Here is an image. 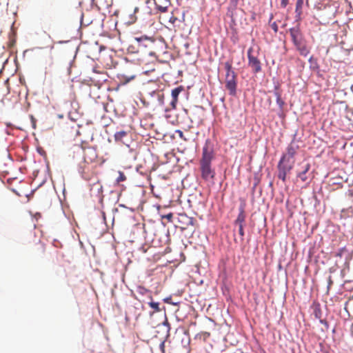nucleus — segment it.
<instances>
[{"label":"nucleus","mask_w":353,"mask_h":353,"mask_svg":"<svg viewBox=\"0 0 353 353\" xmlns=\"http://www.w3.org/2000/svg\"><path fill=\"white\" fill-rule=\"evenodd\" d=\"M333 282H332V277L331 276H330L327 279V290H329L331 285H332Z\"/></svg>","instance_id":"35"},{"label":"nucleus","mask_w":353,"mask_h":353,"mask_svg":"<svg viewBox=\"0 0 353 353\" xmlns=\"http://www.w3.org/2000/svg\"><path fill=\"white\" fill-rule=\"evenodd\" d=\"M308 62L310 63V68L312 70H316L319 69V65L314 57L312 56L309 58Z\"/></svg>","instance_id":"21"},{"label":"nucleus","mask_w":353,"mask_h":353,"mask_svg":"<svg viewBox=\"0 0 353 353\" xmlns=\"http://www.w3.org/2000/svg\"><path fill=\"white\" fill-rule=\"evenodd\" d=\"M161 23L170 30H175V21L176 16L174 14V10L170 13L165 12L160 16Z\"/></svg>","instance_id":"8"},{"label":"nucleus","mask_w":353,"mask_h":353,"mask_svg":"<svg viewBox=\"0 0 353 353\" xmlns=\"http://www.w3.org/2000/svg\"><path fill=\"white\" fill-rule=\"evenodd\" d=\"M188 161H182L181 163L186 165V164H188Z\"/></svg>","instance_id":"49"},{"label":"nucleus","mask_w":353,"mask_h":353,"mask_svg":"<svg viewBox=\"0 0 353 353\" xmlns=\"http://www.w3.org/2000/svg\"><path fill=\"white\" fill-rule=\"evenodd\" d=\"M252 48H250L247 52L248 65L254 74H257L261 71V63L260 60L252 54Z\"/></svg>","instance_id":"9"},{"label":"nucleus","mask_w":353,"mask_h":353,"mask_svg":"<svg viewBox=\"0 0 353 353\" xmlns=\"http://www.w3.org/2000/svg\"><path fill=\"white\" fill-rule=\"evenodd\" d=\"M172 100L170 103V105L172 106V108L174 110L176 107V88H174L172 90Z\"/></svg>","instance_id":"22"},{"label":"nucleus","mask_w":353,"mask_h":353,"mask_svg":"<svg viewBox=\"0 0 353 353\" xmlns=\"http://www.w3.org/2000/svg\"><path fill=\"white\" fill-rule=\"evenodd\" d=\"M278 270H283V267H282V265L281 263H279V265H278Z\"/></svg>","instance_id":"41"},{"label":"nucleus","mask_w":353,"mask_h":353,"mask_svg":"<svg viewBox=\"0 0 353 353\" xmlns=\"http://www.w3.org/2000/svg\"><path fill=\"white\" fill-rule=\"evenodd\" d=\"M179 257H180V259H178V264L181 262L185 261V256L183 252L180 253Z\"/></svg>","instance_id":"32"},{"label":"nucleus","mask_w":353,"mask_h":353,"mask_svg":"<svg viewBox=\"0 0 353 353\" xmlns=\"http://www.w3.org/2000/svg\"><path fill=\"white\" fill-rule=\"evenodd\" d=\"M149 305L152 309L154 310V311L159 312L160 310L159 307V303L150 302Z\"/></svg>","instance_id":"25"},{"label":"nucleus","mask_w":353,"mask_h":353,"mask_svg":"<svg viewBox=\"0 0 353 353\" xmlns=\"http://www.w3.org/2000/svg\"><path fill=\"white\" fill-rule=\"evenodd\" d=\"M345 251V247L341 248L337 250V252L335 254V256H338V257H342Z\"/></svg>","instance_id":"26"},{"label":"nucleus","mask_w":353,"mask_h":353,"mask_svg":"<svg viewBox=\"0 0 353 353\" xmlns=\"http://www.w3.org/2000/svg\"><path fill=\"white\" fill-rule=\"evenodd\" d=\"M137 10H138V8H135L134 11L136 12Z\"/></svg>","instance_id":"57"},{"label":"nucleus","mask_w":353,"mask_h":353,"mask_svg":"<svg viewBox=\"0 0 353 353\" xmlns=\"http://www.w3.org/2000/svg\"><path fill=\"white\" fill-rule=\"evenodd\" d=\"M239 0H230V3L228 6V14H230L232 18V21L234 23V20L233 19L234 12L236 10L237 8Z\"/></svg>","instance_id":"16"},{"label":"nucleus","mask_w":353,"mask_h":353,"mask_svg":"<svg viewBox=\"0 0 353 353\" xmlns=\"http://www.w3.org/2000/svg\"><path fill=\"white\" fill-rule=\"evenodd\" d=\"M182 72L181 70H178L177 72V74H178V77L181 74Z\"/></svg>","instance_id":"46"},{"label":"nucleus","mask_w":353,"mask_h":353,"mask_svg":"<svg viewBox=\"0 0 353 353\" xmlns=\"http://www.w3.org/2000/svg\"><path fill=\"white\" fill-rule=\"evenodd\" d=\"M170 116L169 114L166 115V117L168 119Z\"/></svg>","instance_id":"55"},{"label":"nucleus","mask_w":353,"mask_h":353,"mask_svg":"<svg viewBox=\"0 0 353 353\" xmlns=\"http://www.w3.org/2000/svg\"><path fill=\"white\" fill-rule=\"evenodd\" d=\"M274 91H273V94H274V92H279V90L280 88V85L279 84L277 83H274Z\"/></svg>","instance_id":"34"},{"label":"nucleus","mask_w":353,"mask_h":353,"mask_svg":"<svg viewBox=\"0 0 353 353\" xmlns=\"http://www.w3.org/2000/svg\"><path fill=\"white\" fill-rule=\"evenodd\" d=\"M287 155L282 154L280 160L277 165L278 169V174L277 176L279 179H281L283 183H285L287 180V174L290 172L293 166L290 163H286Z\"/></svg>","instance_id":"4"},{"label":"nucleus","mask_w":353,"mask_h":353,"mask_svg":"<svg viewBox=\"0 0 353 353\" xmlns=\"http://www.w3.org/2000/svg\"><path fill=\"white\" fill-rule=\"evenodd\" d=\"M288 31L292 39V42L295 48L306 43V39L300 28L299 24H296L295 26L290 28Z\"/></svg>","instance_id":"6"},{"label":"nucleus","mask_w":353,"mask_h":353,"mask_svg":"<svg viewBox=\"0 0 353 353\" xmlns=\"http://www.w3.org/2000/svg\"><path fill=\"white\" fill-rule=\"evenodd\" d=\"M314 309L313 311V314L316 319H317L320 321V319H321L322 311H321V305L319 303H314Z\"/></svg>","instance_id":"18"},{"label":"nucleus","mask_w":353,"mask_h":353,"mask_svg":"<svg viewBox=\"0 0 353 353\" xmlns=\"http://www.w3.org/2000/svg\"><path fill=\"white\" fill-rule=\"evenodd\" d=\"M177 305H178V312H179L181 308H185L187 307V305L185 303H183L182 304H181L180 302H179V301H178Z\"/></svg>","instance_id":"33"},{"label":"nucleus","mask_w":353,"mask_h":353,"mask_svg":"<svg viewBox=\"0 0 353 353\" xmlns=\"http://www.w3.org/2000/svg\"><path fill=\"white\" fill-rule=\"evenodd\" d=\"M214 143L207 139L203 147L202 157L200 160V170L201 177L205 181L213 179L215 176V172L212 168V161L214 157Z\"/></svg>","instance_id":"1"},{"label":"nucleus","mask_w":353,"mask_h":353,"mask_svg":"<svg viewBox=\"0 0 353 353\" xmlns=\"http://www.w3.org/2000/svg\"><path fill=\"white\" fill-rule=\"evenodd\" d=\"M299 148V145L294 143V140H292L291 143L288 145L286 148L287 155L286 163H290V159H293L296 154V150Z\"/></svg>","instance_id":"14"},{"label":"nucleus","mask_w":353,"mask_h":353,"mask_svg":"<svg viewBox=\"0 0 353 353\" xmlns=\"http://www.w3.org/2000/svg\"><path fill=\"white\" fill-rule=\"evenodd\" d=\"M171 41L173 43V47H175V42H174V37H172V38H171Z\"/></svg>","instance_id":"42"},{"label":"nucleus","mask_w":353,"mask_h":353,"mask_svg":"<svg viewBox=\"0 0 353 353\" xmlns=\"http://www.w3.org/2000/svg\"><path fill=\"white\" fill-rule=\"evenodd\" d=\"M126 180V176L122 172H119V176L117 179V182L120 183Z\"/></svg>","instance_id":"24"},{"label":"nucleus","mask_w":353,"mask_h":353,"mask_svg":"<svg viewBox=\"0 0 353 353\" xmlns=\"http://www.w3.org/2000/svg\"><path fill=\"white\" fill-rule=\"evenodd\" d=\"M193 219L185 213L178 212V229L182 232L187 230L189 226H192Z\"/></svg>","instance_id":"10"},{"label":"nucleus","mask_w":353,"mask_h":353,"mask_svg":"<svg viewBox=\"0 0 353 353\" xmlns=\"http://www.w3.org/2000/svg\"><path fill=\"white\" fill-rule=\"evenodd\" d=\"M178 136L181 138V139H183L184 140H186V139L183 137V132L180 130H178Z\"/></svg>","instance_id":"36"},{"label":"nucleus","mask_w":353,"mask_h":353,"mask_svg":"<svg viewBox=\"0 0 353 353\" xmlns=\"http://www.w3.org/2000/svg\"><path fill=\"white\" fill-rule=\"evenodd\" d=\"M270 186H272V183L270 182V184H269Z\"/></svg>","instance_id":"56"},{"label":"nucleus","mask_w":353,"mask_h":353,"mask_svg":"<svg viewBox=\"0 0 353 353\" xmlns=\"http://www.w3.org/2000/svg\"><path fill=\"white\" fill-rule=\"evenodd\" d=\"M177 201H178V205H181V203H182V201L181 200V199H180V197L179 196H178Z\"/></svg>","instance_id":"40"},{"label":"nucleus","mask_w":353,"mask_h":353,"mask_svg":"<svg viewBox=\"0 0 353 353\" xmlns=\"http://www.w3.org/2000/svg\"><path fill=\"white\" fill-rule=\"evenodd\" d=\"M335 331H336V330H335V328H334L332 332V333H335Z\"/></svg>","instance_id":"54"},{"label":"nucleus","mask_w":353,"mask_h":353,"mask_svg":"<svg viewBox=\"0 0 353 353\" xmlns=\"http://www.w3.org/2000/svg\"><path fill=\"white\" fill-rule=\"evenodd\" d=\"M127 136V132L124 130H121L119 132H117L114 134V140L116 141H120L123 142V139L124 137Z\"/></svg>","instance_id":"20"},{"label":"nucleus","mask_w":353,"mask_h":353,"mask_svg":"<svg viewBox=\"0 0 353 353\" xmlns=\"http://www.w3.org/2000/svg\"><path fill=\"white\" fill-rule=\"evenodd\" d=\"M134 76H132L129 79H128V81H129L130 79H134Z\"/></svg>","instance_id":"51"},{"label":"nucleus","mask_w":353,"mask_h":353,"mask_svg":"<svg viewBox=\"0 0 353 353\" xmlns=\"http://www.w3.org/2000/svg\"><path fill=\"white\" fill-rule=\"evenodd\" d=\"M274 96L276 97V102L279 108V110L281 113H278L279 117L282 118L284 117L283 112V107L285 104V101L281 99V95L279 92H275Z\"/></svg>","instance_id":"15"},{"label":"nucleus","mask_w":353,"mask_h":353,"mask_svg":"<svg viewBox=\"0 0 353 353\" xmlns=\"http://www.w3.org/2000/svg\"><path fill=\"white\" fill-rule=\"evenodd\" d=\"M83 151L84 162L86 163H92L97 158V151L92 147L83 148Z\"/></svg>","instance_id":"12"},{"label":"nucleus","mask_w":353,"mask_h":353,"mask_svg":"<svg viewBox=\"0 0 353 353\" xmlns=\"http://www.w3.org/2000/svg\"><path fill=\"white\" fill-rule=\"evenodd\" d=\"M296 49L299 52L300 54L306 57L310 54V50L306 46V43L296 47Z\"/></svg>","instance_id":"17"},{"label":"nucleus","mask_w":353,"mask_h":353,"mask_svg":"<svg viewBox=\"0 0 353 353\" xmlns=\"http://www.w3.org/2000/svg\"><path fill=\"white\" fill-rule=\"evenodd\" d=\"M177 161H178V163H179L181 161V158L178 157Z\"/></svg>","instance_id":"52"},{"label":"nucleus","mask_w":353,"mask_h":353,"mask_svg":"<svg viewBox=\"0 0 353 353\" xmlns=\"http://www.w3.org/2000/svg\"><path fill=\"white\" fill-rule=\"evenodd\" d=\"M31 252L36 256H42L45 252V245L39 239H37L30 245Z\"/></svg>","instance_id":"13"},{"label":"nucleus","mask_w":353,"mask_h":353,"mask_svg":"<svg viewBox=\"0 0 353 353\" xmlns=\"http://www.w3.org/2000/svg\"><path fill=\"white\" fill-rule=\"evenodd\" d=\"M350 330H351V332L353 333V324H352Z\"/></svg>","instance_id":"50"},{"label":"nucleus","mask_w":353,"mask_h":353,"mask_svg":"<svg viewBox=\"0 0 353 353\" xmlns=\"http://www.w3.org/2000/svg\"><path fill=\"white\" fill-rule=\"evenodd\" d=\"M311 164L304 160L299 164V168L296 170V178L300 179L301 181L309 184L314 178L313 172H310Z\"/></svg>","instance_id":"3"},{"label":"nucleus","mask_w":353,"mask_h":353,"mask_svg":"<svg viewBox=\"0 0 353 353\" xmlns=\"http://www.w3.org/2000/svg\"><path fill=\"white\" fill-rule=\"evenodd\" d=\"M138 41L140 42V43H143V46H145V47H152V46L154 44V39H150V38H141L139 39H138Z\"/></svg>","instance_id":"19"},{"label":"nucleus","mask_w":353,"mask_h":353,"mask_svg":"<svg viewBox=\"0 0 353 353\" xmlns=\"http://www.w3.org/2000/svg\"><path fill=\"white\" fill-rule=\"evenodd\" d=\"M225 88L228 90L229 94L235 96L237 90L236 74L232 68V63L226 61L225 63Z\"/></svg>","instance_id":"2"},{"label":"nucleus","mask_w":353,"mask_h":353,"mask_svg":"<svg viewBox=\"0 0 353 353\" xmlns=\"http://www.w3.org/2000/svg\"><path fill=\"white\" fill-rule=\"evenodd\" d=\"M184 17H185V12L183 11L182 12V15H181V19H182L183 21H184Z\"/></svg>","instance_id":"44"},{"label":"nucleus","mask_w":353,"mask_h":353,"mask_svg":"<svg viewBox=\"0 0 353 353\" xmlns=\"http://www.w3.org/2000/svg\"><path fill=\"white\" fill-rule=\"evenodd\" d=\"M296 132H295L293 135V139L292 140H294V142L295 141V139H296Z\"/></svg>","instance_id":"45"},{"label":"nucleus","mask_w":353,"mask_h":353,"mask_svg":"<svg viewBox=\"0 0 353 353\" xmlns=\"http://www.w3.org/2000/svg\"><path fill=\"white\" fill-rule=\"evenodd\" d=\"M317 74L319 77H322V74L320 73V71H318Z\"/></svg>","instance_id":"47"},{"label":"nucleus","mask_w":353,"mask_h":353,"mask_svg":"<svg viewBox=\"0 0 353 353\" xmlns=\"http://www.w3.org/2000/svg\"><path fill=\"white\" fill-rule=\"evenodd\" d=\"M184 90V87L183 85H178V95Z\"/></svg>","instance_id":"37"},{"label":"nucleus","mask_w":353,"mask_h":353,"mask_svg":"<svg viewBox=\"0 0 353 353\" xmlns=\"http://www.w3.org/2000/svg\"><path fill=\"white\" fill-rule=\"evenodd\" d=\"M295 21H300L301 20L302 12H295Z\"/></svg>","instance_id":"29"},{"label":"nucleus","mask_w":353,"mask_h":353,"mask_svg":"<svg viewBox=\"0 0 353 353\" xmlns=\"http://www.w3.org/2000/svg\"><path fill=\"white\" fill-rule=\"evenodd\" d=\"M304 0H296L295 12H302Z\"/></svg>","instance_id":"23"},{"label":"nucleus","mask_w":353,"mask_h":353,"mask_svg":"<svg viewBox=\"0 0 353 353\" xmlns=\"http://www.w3.org/2000/svg\"><path fill=\"white\" fill-rule=\"evenodd\" d=\"M185 150V148L184 149H180L179 148H178L177 151H178V153H182L183 154V153H184V150Z\"/></svg>","instance_id":"38"},{"label":"nucleus","mask_w":353,"mask_h":353,"mask_svg":"<svg viewBox=\"0 0 353 353\" xmlns=\"http://www.w3.org/2000/svg\"><path fill=\"white\" fill-rule=\"evenodd\" d=\"M274 18V15L273 14H270V18H269V22H270Z\"/></svg>","instance_id":"39"},{"label":"nucleus","mask_w":353,"mask_h":353,"mask_svg":"<svg viewBox=\"0 0 353 353\" xmlns=\"http://www.w3.org/2000/svg\"><path fill=\"white\" fill-rule=\"evenodd\" d=\"M245 203L241 202L239 207V214L234 221V224L239 226V234L241 236V241H243V236L245 235L244 225L245 221Z\"/></svg>","instance_id":"5"},{"label":"nucleus","mask_w":353,"mask_h":353,"mask_svg":"<svg viewBox=\"0 0 353 353\" xmlns=\"http://www.w3.org/2000/svg\"><path fill=\"white\" fill-rule=\"evenodd\" d=\"M271 28L272 29L274 30V32L275 33H276L279 30V27L276 24V21H274L272 24H271Z\"/></svg>","instance_id":"30"},{"label":"nucleus","mask_w":353,"mask_h":353,"mask_svg":"<svg viewBox=\"0 0 353 353\" xmlns=\"http://www.w3.org/2000/svg\"><path fill=\"white\" fill-rule=\"evenodd\" d=\"M330 272L331 273L334 272V270H332V268H330Z\"/></svg>","instance_id":"53"},{"label":"nucleus","mask_w":353,"mask_h":353,"mask_svg":"<svg viewBox=\"0 0 353 353\" xmlns=\"http://www.w3.org/2000/svg\"><path fill=\"white\" fill-rule=\"evenodd\" d=\"M353 283V279H352V280H345V281H344V283L341 285V286H342L343 288H345V289H351V288H352V287H350H350H348V286H347V285H349V284H350V283Z\"/></svg>","instance_id":"27"},{"label":"nucleus","mask_w":353,"mask_h":353,"mask_svg":"<svg viewBox=\"0 0 353 353\" xmlns=\"http://www.w3.org/2000/svg\"><path fill=\"white\" fill-rule=\"evenodd\" d=\"M319 323L323 325L326 330L329 329V323L325 319H320Z\"/></svg>","instance_id":"28"},{"label":"nucleus","mask_w":353,"mask_h":353,"mask_svg":"<svg viewBox=\"0 0 353 353\" xmlns=\"http://www.w3.org/2000/svg\"><path fill=\"white\" fill-rule=\"evenodd\" d=\"M183 46L185 48H188L189 47V43H183Z\"/></svg>","instance_id":"43"},{"label":"nucleus","mask_w":353,"mask_h":353,"mask_svg":"<svg viewBox=\"0 0 353 353\" xmlns=\"http://www.w3.org/2000/svg\"><path fill=\"white\" fill-rule=\"evenodd\" d=\"M289 3V0H281V7L283 8H286V6Z\"/></svg>","instance_id":"31"},{"label":"nucleus","mask_w":353,"mask_h":353,"mask_svg":"<svg viewBox=\"0 0 353 353\" xmlns=\"http://www.w3.org/2000/svg\"><path fill=\"white\" fill-rule=\"evenodd\" d=\"M180 321L181 319L178 316V336L181 334L183 335L181 339V346L184 352L188 353L190 350V337L189 336L188 330L187 328L183 325L179 324Z\"/></svg>","instance_id":"7"},{"label":"nucleus","mask_w":353,"mask_h":353,"mask_svg":"<svg viewBox=\"0 0 353 353\" xmlns=\"http://www.w3.org/2000/svg\"><path fill=\"white\" fill-rule=\"evenodd\" d=\"M146 3L155 5L157 8L163 13L166 12L170 6V0H146Z\"/></svg>","instance_id":"11"},{"label":"nucleus","mask_w":353,"mask_h":353,"mask_svg":"<svg viewBox=\"0 0 353 353\" xmlns=\"http://www.w3.org/2000/svg\"><path fill=\"white\" fill-rule=\"evenodd\" d=\"M257 183L258 182H255L254 185H253V190L256 188V186L257 185Z\"/></svg>","instance_id":"48"}]
</instances>
